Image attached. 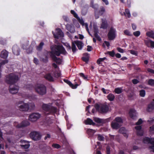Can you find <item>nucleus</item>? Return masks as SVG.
<instances>
[{
    "instance_id": "nucleus-56",
    "label": "nucleus",
    "mask_w": 154,
    "mask_h": 154,
    "mask_svg": "<svg viewBox=\"0 0 154 154\" xmlns=\"http://www.w3.org/2000/svg\"><path fill=\"white\" fill-rule=\"evenodd\" d=\"M98 140L100 141H102L104 140V138L102 136L100 135L98 136Z\"/></svg>"
},
{
    "instance_id": "nucleus-34",
    "label": "nucleus",
    "mask_w": 154,
    "mask_h": 154,
    "mask_svg": "<svg viewBox=\"0 0 154 154\" xmlns=\"http://www.w3.org/2000/svg\"><path fill=\"white\" fill-rule=\"evenodd\" d=\"M88 134L90 135H93L95 132V131L91 129H88L87 131Z\"/></svg>"
},
{
    "instance_id": "nucleus-59",
    "label": "nucleus",
    "mask_w": 154,
    "mask_h": 154,
    "mask_svg": "<svg viewBox=\"0 0 154 154\" xmlns=\"http://www.w3.org/2000/svg\"><path fill=\"white\" fill-rule=\"evenodd\" d=\"M149 42L151 46L154 47V42L152 41L151 40H149Z\"/></svg>"
},
{
    "instance_id": "nucleus-61",
    "label": "nucleus",
    "mask_w": 154,
    "mask_h": 154,
    "mask_svg": "<svg viewBox=\"0 0 154 154\" xmlns=\"http://www.w3.org/2000/svg\"><path fill=\"white\" fill-rule=\"evenodd\" d=\"M84 79H86L87 78V77H86L82 73H80L79 74Z\"/></svg>"
},
{
    "instance_id": "nucleus-43",
    "label": "nucleus",
    "mask_w": 154,
    "mask_h": 154,
    "mask_svg": "<svg viewBox=\"0 0 154 154\" xmlns=\"http://www.w3.org/2000/svg\"><path fill=\"white\" fill-rule=\"evenodd\" d=\"M44 45V44L43 42H41L39 45L37 47V49L38 50H40L42 49V47Z\"/></svg>"
},
{
    "instance_id": "nucleus-39",
    "label": "nucleus",
    "mask_w": 154,
    "mask_h": 154,
    "mask_svg": "<svg viewBox=\"0 0 154 154\" xmlns=\"http://www.w3.org/2000/svg\"><path fill=\"white\" fill-rule=\"evenodd\" d=\"M124 32L125 35H128V36H132V34L131 32L128 30L126 29L124 30Z\"/></svg>"
},
{
    "instance_id": "nucleus-20",
    "label": "nucleus",
    "mask_w": 154,
    "mask_h": 154,
    "mask_svg": "<svg viewBox=\"0 0 154 154\" xmlns=\"http://www.w3.org/2000/svg\"><path fill=\"white\" fill-rule=\"evenodd\" d=\"M27 46L28 45L27 44H25L22 47L23 49L26 50V52L27 53H30L32 52L33 48L32 46H31L29 48L27 49Z\"/></svg>"
},
{
    "instance_id": "nucleus-58",
    "label": "nucleus",
    "mask_w": 154,
    "mask_h": 154,
    "mask_svg": "<svg viewBox=\"0 0 154 154\" xmlns=\"http://www.w3.org/2000/svg\"><path fill=\"white\" fill-rule=\"evenodd\" d=\"M132 82L133 84H135L138 83L139 81L136 79H134L132 80Z\"/></svg>"
},
{
    "instance_id": "nucleus-25",
    "label": "nucleus",
    "mask_w": 154,
    "mask_h": 154,
    "mask_svg": "<svg viewBox=\"0 0 154 154\" xmlns=\"http://www.w3.org/2000/svg\"><path fill=\"white\" fill-rule=\"evenodd\" d=\"M85 123L86 125H94L95 123L93 121L89 118L87 119L85 121Z\"/></svg>"
},
{
    "instance_id": "nucleus-33",
    "label": "nucleus",
    "mask_w": 154,
    "mask_h": 154,
    "mask_svg": "<svg viewBox=\"0 0 154 154\" xmlns=\"http://www.w3.org/2000/svg\"><path fill=\"white\" fill-rule=\"evenodd\" d=\"M106 59V57L103 58H99L97 60V63L98 64H101Z\"/></svg>"
},
{
    "instance_id": "nucleus-49",
    "label": "nucleus",
    "mask_w": 154,
    "mask_h": 154,
    "mask_svg": "<svg viewBox=\"0 0 154 154\" xmlns=\"http://www.w3.org/2000/svg\"><path fill=\"white\" fill-rule=\"evenodd\" d=\"M107 54L112 57L114 56L115 55V53L113 51L108 52Z\"/></svg>"
},
{
    "instance_id": "nucleus-32",
    "label": "nucleus",
    "mask_w": 154,
    "mask_h": 154,
    "mask_svg": "<svg viewBox=\"0 0 154 154\" xmlns=\"http://www.w3.org/2000/svg\"><path fill=\"white\" fill-rule=\"evenodd\" d=\"M53 59L56 62L59 64L61 63L62 62V60L61 59L59 58H58L57 57L55 56H53L52 57Z\"/></svg>"
},
{
    "instance_id": "nucleus-3",
    "label": "nucleus",
    "mask_w": 154,
    "mask_h": 154,
    "mask_svg": "<svg viewBox=\"0 0 154 154\" xmlns=\"http://www.w3.org/2000/svg\"><path fill=\"white\" fill-rule=\"evenodd\" d=\"M19 79V78L13 74H11L6 76L5 81L9 84H13L16 82Z\"/></svg>"
},
{
    "instance_id": "nucleus-9",
    "label": "nucleus",
    "mask_w": 154,
    "mask_h": 154,
    "mask_svg": "<svg viewBox=\"0 0 154 154\" xmlns=\"http://www.w3.org/2000/svg\"><path fill=\"white\" fill-rule=\"evenodd\" d=\"M128 114L129 117L133 120H135L137 117V113L134 109H130Z\"/></svg>"
},
{
    "instance_id": "nucleus-12",
    "label": "nucleus",
    "mask_w": 154,
    "mask_h": 154,
    "mask_svg": "<svg viewBox=\"0 0 154 154\" xmlns=\"http://www.w3.org/2000/svg\"><path fill=\"white\" fill-rule=\"evenodd\" d=\"M40 115L38 113H35L32 114L29 116V119L32 122L37 120L40 117Z\"/></svg>"
},
{
    "instance_id": "nucleus-26",
    "label": "nucleus",
    "mask_w": 154,
    "mask_h": 154,
    "mask_svg": "<svg viewBox=\"0 0 154 154\" xmlns=\"http://www.w3.org/2000/svg\"><path fill=\"white\" fill-rule=\"evenodd\" d=\"M45 77L46 79L49 81H53L54 80L53 77L50 73H47L46 74L45 76Z\"/></svg>"
},
{
    "instance_id": "nucleus-4",
    "label": "nucleus",
    "mask_w": 154,
    "mask_h": 154,
    "mask_svg": "<svg viewBox=\"0 0 154 154\" xmlns=\"http://www.w3.org/2000/svg\"><path fill=\"white\" fill-rule=\"evenodd\" d=\"M35 91L40 95H43L46 93V88L43 85L41 84L36 85L35 86Z\"/></svg>"
},
{
    "instance_id": "nucleus-42",
    "label": "nucleus",
    "mask_w": 154,
    "mask_h": 154,
    "mask_svg": "<svg viewBox=\"0 0 154 154\" xmlns=\"http://www.w3.org/2000/svg\"><path fill=\"white\" fill-rule=\"evenodd\" d=\"M94 121L97 123H100L102 122V120L101 119H100L98 118H94Z\"/></svg>"
},
{
    "instance_id": "nucleus-64",
    "label": "nucleus",
    "mask_w": 154,
    "mask_h": 154,
    "mask_svg": "<svg viewBox=\"0 0 154 154\" xmlns=\"http://www.w3.org/2000/svg\"><path fill=\"white\" fill-rule=\"evenodd\" d=\"M92 47L90 46H87V50L88 51H90L91 50Z\"/></svg>"
},
{
    "instance_id": "nucleus-55",
    "label": "nucleus",
    "mask_w": 154,
    "mask_h": 154,
    "mask_svg": "<svg viewBox=\"0 0 154 154\" xmlns=\"http://www.w3.org/2000/svg\"><path fill=\"white\" fill-rule=\"evenodd\" d=\"M71 13L72 14H73L74 15V16L75 17L77 18L78 17V15L74 11L71 10Z\"/></svg>"
},
{
    "instance_id": "nucleus-48",
    "label": "nucleus",
    "mask_w": 154,
    "mask_h": 154,
    "mask_svg": "<svg viewBox=\"0 0 154 154\" xmlns=\"http://www.w3.org/2000/svg\"><path fill=\"white\" fill-rule=\"evenodd\" d=\"M105 12V9L103 7H101L99 11V14H102Z\"/></svg>"
},
{
    "instance_id": "nucleus-40",
    "label": "nucleus",
    "mask_w": 154,
    "mask_h": 154,
    "mask_svg": "<svg viewBox=\"0 0 154 154\" xmlns=\"http://www.w3.org/2000/svg\"><path fill=\"white\" fill-rule=\"evenodd\" d=\"M145 94L146 92L145 90H142L140 91V95L141 97H144L145 95Z\"/></svg>"
},
{
    "instance_id": "nucleus-50",
    "label": "nucleus",
    "mask_w": 154,
    "mask_h": 154,
    "mask_svg": "<svg viewBox=\"0 0 154 154\" xmlns=\"http://www.w3.org/2000/svg\"><path fill=\"white\" fill-rule=\"evenodd\" d=\"M129 51L131 54L136 56L137 55V53L136 51L132 50H130Z\"/></svg>"
},
{
    "instance_id": "nucleus-30",
    "label": "nucleus",
    "mask_w": 154,
    "mask_h": 154,
    "mask_svg": "<svg viewBox=\"0 0 154 154\" xmlns=\"http://www.w3.org/2000/svg\"><path fill=\"white\" fill-rule=\"evenodd\" d=\"M80 23L83 26H85L87 30L89 33V29L88 27V24L87 23H85L83 20H80L79 21Z\"/></svg>"
},
{
    "instance_id": "nucleus-17",
    "label": "nucleus",
    "mask_w": 154,
    "mask_h": 154,
    "mask_svg": "<svg viewBox=\"0 0 154 154\" xmlns=\"http://www.w3.org/2000/svg\"><path fill=\"white\" fill-rule=\"evenodd\" d=\"M21 142L22 143V144L21 145L22 147L25 149H27L29 147L30 145L27 141L24 140H21Z\"/></svg>"
},
{
    "instance_id": "nucleus-7",
    "label": "nucleus",
    "mask_w": 154,
    "mask_h": 154,
    "mask_svg": "<svg viewBox=\"0 0 154 154\" xmlns=\"http://www.w3.org/2000/svg\"><path fill=\"white\" fill-rule=\"evenodd\" d=\"M143 143L145 144L150 143L151 146L149 147V149L154 152V138L145 137L143 140Z\"/></svg>"
},
{
    "instance_id": "nucleus-60",
    "label": "nucleus",
    "mask_w": 154,
    "mask_h": 154,
    "mask_svg": "<svg viewBox=\"0 0 154 154\" xmlns=\"http://www.w3.org/2000/svg\"><path fill=\"white\" fill-rule=\"evenodd\" d=\"M60 71L57 72V73H56L55 74V76L56 77H60Z\"/></svg>"
},
{
    "instance_id": "nucleus-63",
    "label": "nucleus",
    "mask_w": 154,
    "mask_h": 154,
    "mask_svg": "<svg viewBox=\"0 0 154 154\" xmlns=\"http://www.w3.org/2000/svg\"><path fill=\"white\" fill-rule=\"evenodd\" d=\"M91 5L92 7L95 8H96L98 7V5H97L95 4L94 5L93 3H92Z\"/></svg>"
},
{
    "instance_id": "nucleus-31",
    "label": "nucleus",
    "mask_w": 154,
    "mask_h": 154,
    "mask_svg": "<svg viewBox=\"0 0 154 154\" xmlns=\"http://www.w3.org/2000/svg\"><path fill=\"white\" fill-rule=\"evenodd\" d=\"M107 25L106 23V21L105 19L102 20V24L101 27L103 29H105L107 27Z\"/></svg>"
},
{
    "instance_id": "nucleus-15",
    "label": "nucleus",
    "mask_w": 154,
    "mask_h": 154,
    "mask_svg": "<svg viewBox=\"0 0 154 154\" xmlns=\"http://www.w3.org/2000/svg\"><path fill=\"white\" fill-rule=\"evenodd\" d=\"M154 109V100L151 101L148 105L146 110L148 112H151Z\"/></svg>"
},
{
    "instance_id": "nucleus-44",
    "label": "nucleus",
    "mask_w": 154,
    "mask_h": 154,
    "mask_svg": "<svg viewBox=\"0 0 154 154\" xmlns=\"http://www.w3.org/2000/svg\"><path fill=\"white\" fill-rule=\"evenodd\" d=\"M148 84L152 86H154V80L150 79L148 81Z\"/></svg>"
},
{
    "instance_id": "nucleus-2",
    "label": "nucleus",
    "mask_w": 154,
    "mask_h": 154,
    "mask_svg": "<svg viewBox=\"0 0 154 154\" xmlns=\"http://www.w3.org/2000/svg\"><path fill=\"white\" fill-rule=\"evenodd\" d=\"M95 107L99 112L101 113H106L109 110V105L106 103L96 104Z\"/></svg>"
},
{
    "instance_id": "nucleus-1",
    "label": "nucleus",
    "mask_w": 154,
    "mask_h": 154,
    "mask_svg": "<svg viewBox=\"0 0 154 154\" xmlns=\"http://www.w3.org/2000/svg\"><path fill=\"white\" fill-rule=\"evenodd\" d=\"M17 106L19 110L21 111H27L29 109H32L35 107L33 103H26L23 101L19 102Z\"/></svg>"
},
{
    "instance_id": "nucleus-23",
    "label": "nucleus",
    "mask_w": 154,
    "mask_h": 154,
    "mask_svg": "<svg viewBox=\"0 0 154 154\" xmlns=\"http://www.w3.org/2000/svg\"><path fill=\"white\" fill-rule=\"evenodd\" d=\"M13 53L16 55H19V48L17 46H14L13 47Z\"/></svg>"
},
{
    "instance_id": "nucleus-13",
    "label": "nucleus",
    "mask_w": 154,
    "mask_h": 154,
    "mask_svg": "<svg viewBox=\"0 0 154 154\" xmlns=\"http://www.w3.org/2000/svg\"><path fill=\"white\" fill-rule=\"evenodd\" d=\"M137 134L139 136H141L143 135L144 133V131L142 129L140 126H136L135 127Z\"/></svg>"
},
{
    "instance_id": "nucleus-19",
    "label": "nucleus",
    "mask_w": 154,
    "mask_h": 154,
    "mask_svg": "<svg viewBox=\"0 0 154 154\" xmlns=\"http://www.w3.org/2000/svg\"><path fill=\"white\" fill-rule=\"evenodd\" d=\"M93 30L94 32V35L95 38L99 41H100L101 40V39L97 34V28L95 27V26H94V29H93Z\"/></svg>"
},
{
    "instance_id": "nucleus-14",
    "label": "nucleus",
    "mask_w": 154,
    "mask_h": 154,
    "mask_svg": "<svg viewBox=\"0 0 154 154\" xmlns=\"http://www.w3.org/2000/svg\"><path fill=\"white\" fill-rule=\"evenodd\" d=\"M19 89V87L17 86L11 85L10 87L9 91L10 93L12 94H14L18 93Z\"/></svg>"
},
{
    "instance_id": "nucleus-52",
    "label": "nucleus",
    "mask_w": 154,
    "mask_h": 154,
    "mask_svg": "<svg viewBox=\"0 0 154 154\" xmlns=\"http://www.w3.org/2000/svg\"><path fill=\"white\" fill-rule=\"evenodd\" d=\"M147 70L148 72L154 74V70L149 68H147Z\"/></svg>"
},
{
    "instance_id": "nucleus-62",
    "label": "nucleus",
    "mask_w": 154,
    "mask_h": 154,
    "mask_svg": "<svg viewBox=\"0 0 154 154\" xmlns=\"http://www.w3.org/2000/svg\"><path fill=\"white\" fill-rule=\"evenodd\" d=\"M117 50L120 53H123L124 52V50L120 48H117Z\"/></svg>"
},
{
    "instance_id": "nucleus-51",
    "label": "nucleus",
    "mask_w": 154,
    "mask_h": 154,
    "mask_svg": "<svg viewBox=\"0 0 154 154\" xmlns=\"http://www.w3.org/2000/svg\"><path fill=\"white\" fill-rule=\"evenodd\" d=\"M143 122V121L141 119H139L137 122L136 124V125H140L142 124Z\"/></svg>"
},
{
    "instance_id": "nucleus-11",
    "label": "nucleus",
    "mask_w": 154,
    "mask_h": 154,
    "mask_svg": "<svg viewBox=\"0 0 154 154\" xmlns=\"http://www.w3.org/2000/svg\"><path fill=\"white\" fill-rule=\"evenodd\" d=\"M30 136L32 139L35 140H39L40 137L39 134L36 131L31 132L30 133Z\"/></svg>"
},
{
    "instance_id": "nucleus-27",
    "label": "nucleus",
    "mask_w": 154,
    "mask_h": 154,
    "mask_svg": "<svg viewBox=\"0 0 154 154\" xmlns=\"http://www.w3.org/2000/svg\"><path fill=\"white\" fill-rule=\"evenodd\" d=\"M75 43L76 45L79 49L80 50L82 49L83 46V43L82 42L79 41H77L75 42Z\"/></svg>"
},
{
    "instance_id": "nucleus-35",
    "label": "nucleus",
    "mask_w": 154,
    "mask_h": 154,
    "mask_svg": "<svg viewBox=\"0 0 154 154\" xmlns=\"http://www.w3.org/2000/svg\"><path fill=\"white\" fill-rule=\"evenodd\" d=\"M146 34L147 36L154 39V33L152 31L147 32Z\"/></svg>"
},
{
    "instance_id": "nucleus-6",
    "label": "nucleus",
    "mask_w": 154,
    "mask_h": 154,
    "mask_svg": "<svg viewBox=\"0 0 154 154\" xmlns=\"http://www.w3.org/2000/svg\"><path fill=\"white\" fill-rule=\"evenodd\" d=\"M51 103L48 104H44L42 105V108L45 111L50 112H56V109L51 106Z\"/></svg>"
},
{
    "instance_id": "nucleus-29",
    "label": "nucleus",
    "mask_w": 154,
    "mask_h": 154,
    "mask_svg": "<svg viewBox=\"0 0 154 154\" xmlns=\"http://www.w3.org/2000/svg\"><path fill=\"white\" fill-rule=\"evenodd\" d=\"M89 57L88 54L87 53H85L84 54V56L82 58V59L84 61L87 62L88 60Z\"/></svg>"
},
{
    "instance_id": "nucleus-53",
    "label": "nucleus",
    "mask_w": 154,
    "mask_h": 154,
    "mask_svg": "<svg viewBox=\"0 0 154 154\" xmlns=\"http://www.w3.org/2000/svg\"><path fill=\"white\" fill-rule=\"evenodd\" d=\"M52 146L54 148L57 149L60 147V146L57 144H52Z\"/></svg>"
},
{
    "instance_id": "nucleus-45",
    "label": "nucleus",
    "mask_w": 154,
    "mask_h": 154,
    "mask_svg": "<svg viewBox=\"0 0 154 154\" xmlns=\"http://www.w3.org/2000/svg\"><path fill=\"white\" fill-rule=\"evenodd\" d=\"M72 49L73 52H75L76 50L75 45L73 43H72Z\"/></svg>"
},
{
    "instance_id": "nucleus-8",
    "label": "nucleus",
    "mask_w": 154,
    "mask_h": 154,
    "mask_svg": "<svg viewBox=\"0 0 154 154\" xmlns=\"http://www.w3.org/2000/svg\"><path fill=\"white\" fill-rule=\"evenodd\" d=\"M108 36L109 40H113L116 36V31L115 29L111 27L108 34Z\"/></svg>"
},
{
    "instance_id": "nucleus-36",
    "label": "nucleus",
    "mask_w": 154,
    "mask_h": 154,
    "mask_svg": "<svg viewBox=\"0 0 154 154\" xmlns=\"http://www.w3.org/2000/svg\"><path fill=\"white\" fill-rule=\"evenodd\" d=\"M48 60V58L46 56L43 55L41 58V60L44 62H46Z\"/></svg>"
},
{
    "instance_id": "nucleus-46",
    "label": "nucleus",
    "mask_w": 154,
    "mask_h": 154,
    "mask_svg": "<svg viewBox=\"0 0 154 154\" xmlns=\"http://www.w3.org/2000/svg\"><path fill=\"white\" fill-rule=\"evenodd\" d=\"M140 34V31H139L134 32H133V35L136 37L139 36Z\"/></svg>"
},
{
    "instance_id": "nucleus-38",
    "label": "nucleus",
    "mask_w": 154,
    "mask_h": 154,
    "mask_svg": "<svg viewBox=\"0 0 154 154\" xmlns=\"http://www.w3.org/2000/svg\"><path fill=\"white\" fill-rule=\"evenodd\" d=\"M107 98L109 100L112 101L114 98V96L112 94H110L107 96Z\"/></svg>"
},
{
    "instance_id": "nucleus-24",
    "label": "nucleus",
    "mask_w": 154,
    "mask_h": 154,
    "mask_svg": "<svg viewBox=\"0 0 154 154\" xmlns=\"http://www.w3.org/2000/svg\"><path fill=\"white\" fill-rule=\"evenodd\" d=\"M8 55V52L6 50H4L1 53V56L2 58H6L7 57Z\"/></svg>"
},
{
    "instance_id": "nucleus-16",
    "label": "nucleus",
    "mask_w": 154,
    "mask_h": 154,
    "mask_svg": "<svg viewBox=\"0 0 154 154\" xmlns=\"http://www.w3.org/2000/svg\"><path fill=\"white\" fill-rule=\"evenodd\" d=\"M66 29L71 32L73 33L75 31L74 27L72 24H68L66 25Z\"/></svg>"
},
{
    "instance_id": "nucleus-21",
    "label": "nucleus",
    "mask_w": 154,
    "mask_h": 154,
    "mask_svg": "<svg viewBox=\"0 0 154 154\" xmlns=\"http://www.w3.org/2000/svg\"><path fill=\"white\" fill-rule=\"evenodd\" d=\"M111 125L113 129H117L120 127L119 124L114 122V120L112 122Z\"/></svg>"
},
{
    "instance_id": "nucleus-28",
    "label": "nucleus",
    "mask_w": 154,
    "mask_h": 154,
    "mask_svg": "<svg viewBox=\"0 0 154 154\" xmlns=\"http://www.w3.org/2000/svg\"><path fill=\"white\" fill-rule=\"evenodd\" d=\"M114 120V122H116L119 124L120 123H123V119L122 118L119 117H116Z\"/></svg>"
},
{
    "instance_id": "nucleus-22",
    "label": "nucleus",
    "mask_w": 154,
    "mask_h": 154,
    "mask_svg": "<svg viewBox=\"0 0 154 154\" xmlns=\"http://www.w3.org/2000/svg\"><path fill=\"white\" fill-rule=\"evenodd\" d=\"M64 81L65 82L68 84L73 89L76 88L77 86H78V85L77 84L73 85L70 81L68 80H64Z\"/></svg>"
},
{
    "instance_id": "nucleus-37",
    "label": "nucleus",
    "mask_w": 154,
    "mask_h": 154,
    "mask_svg": "<svg viewBox=\"0 0 154 154\" xmlns=\"http://www.w3.org/2000/svg\"><path fill=\"white\" fill-rule=\"evenodd\" d=\"M124 14L126 16H127L128 18L131 17V14L129 11L128 9H126L125 12L124 13Z\"/></svg>"
},
{
    "instance_id": "nucleus-18",
    "label": "nucleus",
    "mask_w": 154,
    "mask_h": 154,
    "mask_svg": "<svg viewBox=\"0 0 154 154\" xmlns=\"http://www.w3.org/2000/svg\"><path fill=\"white\" fill-rule=\"evenodd\" d=\"M30 124L27 121H24L21 123L19 124L17 126V128H20L23 127H25L29 125Z\"/></svg>"
},
{
    "instance_id": "nucleus-41",
    "label": "nucleus",
    "mask_w": 154,
    "mask_h": 154,
    "mask_svg": "<svg viewBox=\"0 0 154 154\" xmlns=\"http://www.w3.org/2000/svg\"><path fill=\"white\" fill-rule=\"evenodd\" d=\"M115 91L116 93L119 94L122 92V89L120 88H117L115 89Z\"/></svg>"
},
{
    "instance_id": "nucleus-57",
    "label": "nucleus",
    "mask_w": 154,
    "mask_h": 154,
    "mask_svg": "<svg viewBox=\"0 0 154 154\" xmlns=\"http://www.w3.org/2000/svg\"><path fill=\"white\" fill-rule=\"evenodd\" d=\"M33 60L34 63L35 64H37L38 63L39 61L38 60L37 58H34Z\"/></svg>"
},
{
    "instance_id": "nucleus-47",
    "label": "nucleus",
    "mask_w": 154,
    "mask_h": 154,
    "mask_svg": "<svg viewBox=\"0 0 154 154\" xmlns=\"http://www.w3.org/2000/svg\"><path fill=\"white\" fill-rule=\"evenodd\" d=\"M119 132L121 133H123L125 132H127V131L124 128H121L119 131Z\"/></svg>"
},
{
    "instance_id": "nucleus-54",
    "label": "nucleus",
    "mask_w": 154,
    "mask_h": 154,
    "mask_svg": "<svg viewBox=\"0 0 154 154\" xmlns=\"http://www.w3.org/2000/svg\"><path fill=\"white\" fill-rule=\"evenodd\" d=\"M149 131L151 133H154V125L150 127Z\"/></svg>"
},
{
    "instance_id": "nucleus-10",
    "label": "nucleus",
    "mask_w": 154,
    "mask_h": 154,
    "mask_svg": "<svg viewBox=\"0 0 154 154\" xmlns=\"http://www.w3.org/2000/svg\"><path fill=\"white\" fill-rule=\"evenodd\" d=\"M53 33L55 38H56L63 37L64 36L63 32L60 29H57L55 30V32H53Z\"/></svg>"
},
{
    "instance_id": "nucleus-5",
    "label": "nucleus",
    "mask_w": 154,
    "mask_h": 154,
    "mask_svg": "<svg viewBox=\"0 0 154 154\" xmlns=\"http://www.w3.org/2000/svg\"><path fill=\"white\" fill-rule=\"evenodd\" d=\"M54 50L52 49V52L57 56H59L60 54L65 55L67 52L61 46L58 45L55 48Z\"/></svg>"
}]
</instances>
